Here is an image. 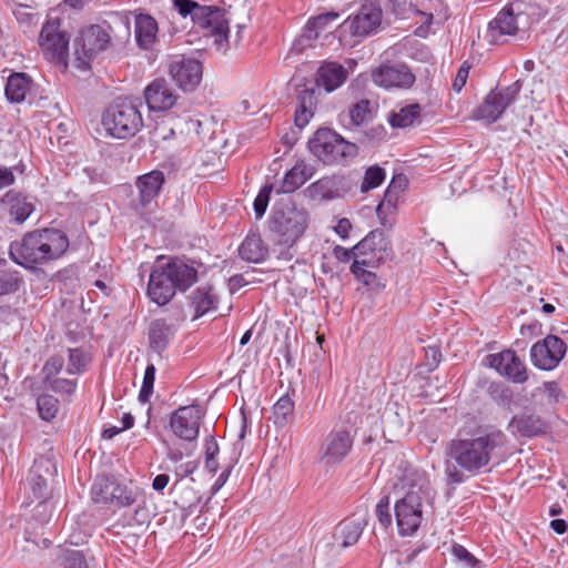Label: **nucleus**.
Returning <instances> with one entry per match:
<instances>
[{
    "instance_id": "obj_1",
    "label": "nucleus",
    "mask_w": 568,
    "mask_h": 568,
    "mask_svg": "<svg viewBox=\"0 0 568 568\" xmlns=\"http://www.w3.org/2000/svg\"><path fill=\"white\" fill-rule=\"evenodd\" d=\"M69 247V239L58 229H42L27 233L20 242L10 245V256L28 268L62 256Z\"/></svg>"
},
{
    "instance_id": "obj_2",
    "label": "nucleus",
    "mask_w": 568,
    "mask_h": 568,
    "mask_svg": "<svg viewBox=\"0 0 568 568\" xmlns=\"http://www.w3.org/2000/svg\"><path fill=\"white\" fill-rule=\"evenodd\" d=\"M405 495L397 499L394 513L398 532L402 536L413 535L423 521L424 506L433 497V489L425 473L409 470L404 477Z\"/></svg>"
},
{
    "instance_id": "obj_3",
    "label": "nucleus",
    "mask_w": 568,
    "mask_h": 568,
    "mask_svg": "<svg viewBox=\"0 0 568 568\" xmlns=\"http://www.w3.org/2000/svg\"><path fill=\"white\" fill-rule=\"evenodd\" d=\"M197 280L196 268L181 258L159 263L150 274L148 294L158 305L168 304L175 292H185Z\"/></svg>"
},
{
    "instance_id": "obj_4",
    "label": "nucleus",
    "mask_w": 568,
    "mask_h": 568,
    "mask_svg": "<svg viewBox=\"0 0 568 568\" xmlns=\"http://www.w3.org/2000/svg\"><path fill=\"white\" fill-rule=\"evenodd\" d=\"M503 445L501 432H478L470 437L452 440L449 455L463 470L478 474L489 465L495 449Z\"/></svg>"
},
{
    "instance_id": "obj_5",
    "label": "nucleus",
    "mask_w": 568,
    "mask_h": 568,
    "mask_svg": "<svg viewBox=\"0 0 568 568\" xmlns=\"http://www.w3.org/2000/svg\"><path fill=\"white\" fill-rule=\"evenodd\" d=\"M308 223V213L297 207L293 202L280 204L274 207L268 229L276 236V243L292 247L304 234ZM280 256L291 260L288 250L281 252Z\"/></svg>"
},
{
    "instance_id": "obj_6",
    "label": "nucleus",
    "mask_w": 568,
    "mask_h": 568,
    "mask_svg": "<svg viewBox=\"0 0 568 568\" xmlns=\"http://www.w3.org/2000/svg\"><path fill=\"white\" fill-rule=\"evenodd\" d=\"M307 145L310 152L324 164H346L358 154L355 143L346 141L328 128L318 129Z\"/></svg>"
},
{
    "instance_id": "obj_7",
    "label": "nucleus",
    "mask_w": 568,
    "mask_h": 568,
    "mask_svg": "<svg viewBox=\"0 0 568 568\" xmlns=\"http://www.w3.org/2000/svg\"><path fill=\"white\" fill-rule=\"evenodd\" d=\"M179 13L182 17L191 16L193 22L206 30V36L214 37L216 44H222L229 39V19L225 10L217 7L201 6L192 0H174Z\"/></svg>"
},
{
    "instance_id": "obj_8",
    "label": "nucleus",
    "mask_w": 568,
    "mask_h": 568,
    "mask_svg": "<svg viewBox=\"0 0 568 568\" xmlns=\"http://www.w3.org/2000/svg\"><path fill=\"white\" fill-rule=\"evenodd\" d=\"M102 125L109 135L126 139L140 131L143 120L136 103L130 99H120L103 112Z\"/></svg>"
},
{
    "instance_id": "obj_9",
    "label": "nucleus",
    "mask_w": 568,
    "mask_h": 568,
    "mask_svg": "<svg viewBox=\"0 0 568 568\" xmlns=\"http://www.w3.org/2000/svg\"><path fill=\"white\" fill-rule=\"evenodd\" d=\"M110 43L109 33L99 24L83 29L74 40V64L80 70H88L91 61Z\"/></svg>"
},
{
    "instance_id": "obj_10",
    "label": "nucleus",
    "mask_w": 568,
    "mask_h": 568,
    "mask_svg": "<svg viewBox=\"0 0 568 568\" xmlns=\"http://www.w3.org/2000/svg\"><path fill=\"white\" fill-rule=\"evenodd\" d=\"M520 90L521 83L519 80L504 89L491 90L483 103L476 109V119L483 120L487 123L496 122L506 109L516 101Z\"/></svg>"
},
{
    "instance_id": "obj_11",
    "label": "nucleus",
    "mask_w": 568,
    "mask_h": 568,
    "mask_svg": "<svg viewBox=\"0 0 568 568\" xmlns=\"http://www.w3.org/2000/svg\"><path fill=\"white\" fill-rule=\"evenodd\" d=\"M372 80L386 90H407L413 87L416 77L403 62H385L372 70Z\"/></svg>"
},
{
    "instance_id": "obj_12",
    "label": "nucleus",
    "mask_w": 568,
    "mask_h": 568,
    "mask_svg": "<svg viewBox=\"0 0 568 568\" xmlns=\"http://www.w3.org/2000/svg\"><path fill=\"white\" fill-rule=\"evenodd\" d=\"M566 352V343L560 337L548 335L532 345L530 358L536 367L551 371L558 366Z\"/></svg>"
},
{
    "instance_id": "obj_13",
    "label": "nucleus",
    "mask_w": 568,
    "mask_h": 568,
    "mask_svg": "<svg viewBox=\"0 0 568 568\" xmlns=\"http://www.w3.org/2000/svg\"><path fill=\"white\" fill-rule=\"evenodd\" d=\"M382 17V9L377 4L367 2L361 6L356 14L348 17L343 27L349 30L352 37H369L379 30Z\"/></svg>"
},
{
    "instance_id": "obj_14",
    "label": "nucleus",
    "mask_w": 568,
    "mask_h": 568,
    "mask_svg": "<svg viewBox=\"0 0 568 568\" xmlns=\"http://www.w3.org/2000/svg\"><path fill=\"white\" fill-rule=\"evenodd\" d=\"M39 44L48 59L67 64L69 37L58 22H47L40 32Z\"/></svg>"
},
{
    "instance_id": "obj_15",
    "label": "nucleus",
    "mask_w": 568,
    "mask_h": 568,
    "mask_svg": "<svg viewBox=\"0 0 568 568\" xmlns=\"http://www.w3.org/2000/svg\"><path fill=\"white\" fill-rule=\"evenodd\" d=\"M201 419L199 405L181 406L171 414L170 426L179 438L193 442L199 436Z\"/></svg>"
},
{
    "instance_id": "obj_16",
    "label": "nucleus",
    "mask_w": 568,
    "mask_h": 568,
    "mask_svg": "<svg viewBox=\"0 0 568 568\" xmlns=\"http://www.w3.org/2000/svg\"><path fill=\"white\" fill-rule=\"evenodd\" d=\"M169 73L181 90L192 92L202 80L203 68L200 61L182 57L170 63Z\"/></svg>"
},
{
    "instance_id": "obj_17",
    "label": "nucleus",
    "mask_w": 568,
    "mask_h": 568,
    "mask_svg": "<svg viewBox=\"0 0 568 568\" xmlns=\"http://www.w3.org/2000/svg\"><path fill=\"white\" fill-rule=\"evenodd\" d=\"M488 365L514 383H525L528 379L527 369L521 359L511 349L489 354L486 357Z\"/></svg>"
},
{
    "instance_id": "obj_18",
    "label": "nucleus",
    "mask_w": 568,
    "mask_h": 568,
    "mask_svg": "<svg viewBox=\"0 0 568 568\" xmlns=\"http://www.w3.org/2000/svg\"><path fill=\"white\" fill-rule=\"evenodd\" d=\"M526 23L519 19L513 9V2L506 6L496 18L489 22L488 36L491 42H498L504 36H514L518 31L526 30Z\"/></svg>"
},
{
    "instance_id": "obj_19",
    "label": "nucleus",
    "mask_w": 568,
    "mask_h": 568,
    "mask_svg": "<svg viewBox=\"0 0 568 568\" xmlns=\"http://www.w3.org/2000/svg\"><path fill=\"white\" fill-rule=\"evenodd\" d=\"M145 102L151 111H166L178 102V94L168 80H153L144 90Z\"/></svg>"
},
{
    "instance_id": "obj_20",
    "label": "nucleus",
    "mask_w": 568,
    "mask_h": 568,
    "mask_svg": "<svg viewBox=\"0 0 568 568\" xmlns=\"http://www.w3.org/2000/svg\"><path fill=\"white\" fill-rule=\"evenodd\" d=\"M354 248L361 256L374 257L379 263L392 254L390 242L382 230L371 231Z\"/></svg>"
},
{
    "instance_id": "obj_21",
    "label": "nucleus",
    "mask_w": 568,
    "mask_h": 568,
    "mask_svg": "<svg viewBox=\"0 0 568 568\" xmlns=\"http://www.w3.org/2000/svg\"><path fill=\"white\" fill-rule=\"evenodd\" d=\"M352 438L348 432L331 433L323 446L322 460L328 465L341 462L352 448Z\"/></svg>"
},
{
    "instance_id": "obj_22",
    "label": "nucleus",
    "mask_w": 568,
    "mask_h": 568,
    "mask_svg": "<svg viewBox=\"0 0 568 568\" xmlns=\"http://www.w3.org/2000/svg\"><path fill=\"white\" fill-rule=\"evenodd\" d=\"M42 470H45L47 475H57V465L52 459L43 456L34 460L29 480L34 496L39 499L45 498L48 490L47 476L42 475Z\"/></svg>"
},
{
    "instance_id": "obj_23",
    "label": "nucleus",
    "mask_w": 568,
    "mask_h": 568,
    "mask_svg": "<svg viewBox=\"0 0 568 568\" xmlns=\"http://www.w3.org/2000/svg\"><path fill=\"white\" fill-rule=\"evenodd\" d=\"M366 525L365 519H345L334 530V546L345 549L354 546L363 534Z\"/></svg>"
},
{
    "instance_id": "obj_24",
    "label": "nucleus",
    "mask_w": 568,
    "mask_h": 568,
    "mask_svg": "<svg viewBox=\"0 0 568 568\" xmlns=\"http://www.w3.org/2000/svg\"><path fill=\"white\" fill-rule=\"evenodd\" d=\"M217 303V295L214 292V287L210 284L196 287L189 295V304L194 311V320L215 310Z\"/></svg>"
},
{
    "instance_id": "obj_25",
    "label": "nucleus",
    "mask_w": 568,
    "mask_h": 568,
    "mask_svg": "<svg viewBox=\"0 0 568 568\" xmlns=\"http://www.w3.org/2000/svg\"><path fill=\"white\" fill-rule=\"evenodd\" d=\"M508 428L520 436L535 437L547 432V423L539 415L521 414L510 419Z\"/></svg>"
},
{
    "instance_id": "obj_26",
    "label": "nucleus",
    "mask_w": 568,
    "mask_h": 568,
    "mask_svg": "<svg viewBox=\"0 0 568 568\" xmlns=\"http://www.w3.org/2000/svg\"><path fill=\"white\" fill-rule=\"evenodd\" d=\"M2 205L8 210L11 221L17 224L23 223L34 209L26 196L14 191H9L3 195Z\"/></svg>"
},
{
    "instance_id": "obj_27",
    "label": "nucleus",
    "mask_w": 568,
    "mask_h": 568,
    "mask_svg": "<svg viewBox=\"0 0 568 568\" xmlns=\"http://www.w3.org/2000/svg\"><path fill=\"white\" fill-rule=\"evenodd\" d=\"M513 9H515V13L525 21L528 28L548 13L549 3L547 0H516L513 2Z\"/></svg>"
},
{
    "instance_id": "obj_28",
    "label": "nucleus",
    "mask_w": 568,
    "mask_h": 568,
    "mask_svg": "<svg viewBox=\"0 0 568 568\" xmlns=\"http://www.w3.org/2000/svg\"><path fill=\"white\" fill-rule=\"evenodd\" d=\"M164 181L165 178L161 171H152L139 176L135 184L140 203L146 205L152 202L160 194Z\"/></svg>"
},
{
    "instance_id": "obj_29",
    "label": "nucleus",
    "mask_w": 568,
    "mask_h": 568,
    "mask_svg": "<svg viewBox=\"0 0 568 568\" xmlns=\"http://www.w3.org/2000/svg\"><path fill=\"white\" fill-rule=\"evenodd\" d=\"M347 78V71L336 62H327L318 68L316 83L327 92L341 87Z\"/></svg>"
},
{
    "instance_id": "obj_30",
    "label": "nucleus",
    "mask_w": 568,
    "mask_h": 568,
    "mask_svg": "<svg viewBox=\"0 0 568 568\" xmlns=\"http://www.w3.org/2000/svg\"><path fill=\"white\" fill-rule=\"evenodd\" d=\"M175 334V328L163 318H158L151 322L149 326V343L150 347L156 352L162 353Z\"/></svg>"
},
{
    "instance_id": "obj_31",
    "label": "nucleus",
    "mask_w": 568,
    "mask_h": 568,
    "mask_svg": "<svg viewBox=\"0 0 568 568\" xmlns=\"http://www.w3.org/2000/svg\"><path fill=\"white\" fill-rule=\"evenodd\" d=\"M314 166L301 160L285 174L281 192L292 193L301 187L314 174Z\"/></svg>"
},
{
    "instance_id": "obj_32",
    "label": "nucleus",
    "mask_w": 568,
    "mask_h": 568,
    "mask_svg": "<svg viewBox=\"0 0 568 568\" xmlns=\"http://www.w3.org/2000/svg\"><path fill=\"white\" fill-rule=\"evenodd\" d=\"M158 33V23L150 14H139L135 17V41L138 45L148 50L155 42Z\"/></svg>"
},
{
    "instance_id": "obj_33",
    "label": "nucleus",
    "mask_w": 568,
    "mask_h": 568,
    "mask_svg": "<svg viewBox=\"0 0 568 568\" xmlns=\"http://www.w3.org/2000/svg\"><path fill=\"white\" fill-rule=\"evenodd\" d=\"M239 254L246 262L261 263L266 258L268 248L258 234H250L240 245Z\"/></svg>"
},
{
    "instance_id": "obj_34",
    "label": "nucleus",
    "mask_w": 568,
    "mask_h": 568,
    "mask_svg": "<svg viewBox=\"0 0 568 568\" xmlns=\"http://www.w3.org/2000/svg\"><path fill=\"white\" fill-rule=\"evenodd\" d=\"M316 106L315 89H304L297 95V106L295 110V124L303 129L308 124L314 115Z\"/></svg>"
},
{
    "instance_id": "obj_35",
    "label": "nucleus",
    "mask_w": 568,
    "mask_h": 568,
    "mask_svg": "<svg viewBox=\"0 0 568 568\" xmlns=\"http://www.w3.org/2000/svg\"><path fill=\"white\" fill-rule=\"evenodd\" d=\"M32 79L26 73H13L8 78L4 93L11 103L24 101L28 91L31 88Z\"/></svg>"
},
{
    "instance_id": "obj_36",
    "label": "nucleus",
    "mask_w": 568,
    "mask_h": 568,
    "mask_svg": "<svg viewBox=\"0 0 568 568\" xmlns=\"http://www.w3.org/2000/svg\"><path fill=\"white\" fill-rule=\"evenodd\" d=\"M115 489L114 479L108 476H98L91 488L92 500L97 504H110Z\"/></svg>"
},
{
    "instance_id": "obj_37",
    "label": "nucleus",
    "mask_w": 568,
    "mask_h": 568,
    "mask_svg": "<svg viewBox=\"0 0 568 568\" xmlns=\"http://www.w3.org/2000/svg\"><path fill=\"white\" fill-rule=\"evenodd\" d=\"M422 106L418 103H413L393 111L389 114V123L394 128H407L420 118Z\"/></svg>"
},
{
    "instance_id": "obj_38",
    "label": "nucleus",
    "mask_w": 568,
    "mask_h": 568,
    "mask_svg": "<svg viewBox=\"0 0 568 568\" xmlns=\"http://www.w3.org/2000/svg\"><path fill=\"white\" fill-rule=\"evenodd\" d=\"M337 18L338 13L336 12H327L312 18L304 29L302 40L312 41L316 39L320 36V31L324 30L329 22L337 20Z\"/></svg>"
},
{
    "instance_id": "obj_39",
    "label": "nucleus",
    "mask_w": 568,
    "mask_h": 568,
    "mask_svg": "<svg viewBox=\"0 0 568 568\" xmlns=\"http://www.w3.org/2000/svg\"><path fill=\"white\" fill-rule=\"evenodd\" d=\"M338 181L336 178H323L314 182L310 186V191L313 196L321 200H333L338 196L337 193Z\"/></svg>"
},
{
    "instance_id": "obj_40",
    "label": "nucleus",
    "mask_w": 568,
    "mask_h": 568,
    "mask_svg": "<svg viewBox=\"0 0 568 568\" xmlns=\"http://www.w3.org/2000/svg\"><path fill=\"white\" fill-rule=\"evenodd\" d=\"M379 264L374 257H363L361 260L355 258L351 271L356 278L363 281L365 285H371L376 280V274L365 270L366 266L375 267Z\"/></svg>"
},
{
    "instance_id": "obj_41",
    "label": "nucleus",
    "mask_w": 568,
    "mask_h": 568,
    "mask_svg": "<svg viewBox=\"0 0 568 568\" xmlns=\"http://www.w3.org/2000/svg\"><path fill=\"white\" fill-rule=\"evenodd\" d=\"M294 403L288 395H283L273 406V422L276 426L283 427L293 415Z\"/></svg>"
},
{
    "instance_id": "obj_42",
    "label": "nucleus",
    "mask_w": 568,
    "mask_h": 568,
    "mask_svg": "<svg viewBox=\"0 0 568 568\" xmlns=\"http://www.w3.org/2000/svg\"><path fill=\"white\" fill-rule=\"evenodd\" d=\"M21 283L22 277L18 271L6 266L0 267V295L17 292Z\"/></svg>"
},
{
    "instance_id": "obj_43",
    "label": "nucleus",
    "mask_w": 568,
    "mask_h": 568,
    "mask_svg": "<svg viewBox=\"0 0 568 568\" xmlns=\"http://www.w3.org/2000/svg\"><path fill=\"white\" fill-rule=\"evenodd\" d=\"M386 178L385 170L378 165H373L366 169L364 179L361 185V192L366 193L379 186Z\"/></svg>"
},
{
    "instance_id": "obj_44",
    "label": "nucleus",
    "mask_w": 568,
    "mask_h": 568,
    "mask_svg": "<svg viewBox=\"0 0 568 568\" xmlns=\"http://www.w3.org/2000/svg\"><path fill=\"white\" fill-rule=\"evenodd\" d=\"M89 361V357L82 349L70 348L67 373L70 375L81 374L85 371Z\"/></svg>"
},
{
    "instance_id": "obj_45",
    "label": "nucleus",
    "mask_w": 568,
    "mask_h": 568,
    "mask_svg": "<svg viewBox=\"0 0 568 568\" xmlns=\"http://www.w3.org/2000/svg\"><path fill=\"white\" fill-rule=\"evenodd\" d=\"M349 119L354 125H361L372 119L371 101L363 99L349 109Z\"/></svg>"
},
{
    "instance_id": "obj_46",
    "label": "nucleus",
    "mask_w": 568,
    "mask_h": 568,
    "mask_svg": "<svg viewBox=\"0 0 568 568\" xmlns=\"http://www.w3.org/2000/svg\"><path fill=\"white\" fill-rule=\"evenodd\" d=\"M40 417L44 420H51L55 417L59 405L58 399L51 395H41L37 399Z\"/></svg>"
},
{
    "instance_id": "obj_47",
    "label": "nucleus",
    "mask_w": 568,
    "mask_h": 568,
    "mask_svg": "<svg viewBox=\"0 0 568 568\" xmlns=\"http://www.w3.org/2000/svg\"><path fill=\"white\" fill-rule=\"evenodd\" d=\"M155 381V366L153 364H149L145 368L142 387L139 393V400L141 403H148L150 396L153 393V386Z\"/></svg>"
},
{
    "instance_id": "obj_48",
    "label": "nucleus",
    "mask_w": 568,
    "mask_h": 568,
    "mask_svg": "<svg viewBox=\"0 0 568 568\" xmlns=\"http://www.w3.org/2000/svg\"><path fill=\"white\" fill-rule=\"evenodd\" d=\"M115 490H114V497H112V500L110 504L116 505V506H131L136 500V491H133L126 486L120 485L115 481Z\"/></svg>"
},
{
    "instance_id": "obj_49",
    "label": "nucleus",
    "mask_w": 568,
    "mask_h": 568,
    "mask_svg": "<svg viewBox=\"0 0 568 568\" xmlns=\"http://www.w3.org/2000/svg\"><path fill=\"white\" fill-rule=\"evenodd\" d=\"M488 393L496 403L501 405H509L513 399V392L501 383H491Z\"/></svg>"
},
{
    "instance_id": "obj_50",
    "label": "nucleus",
    "mask_w": 568,
    "mask_h": 568,
    "mask_svg": "<svg viewBox=\"0 0 568 568\" xmlns=\"http://www.w3.org/2000/svg\"><path fill=\"white\" fill-rule=\"evenodd\" d=\"M272 190H273V185L266 184L260 190L257 196L255 197L254 212H255V215L257 219H261L265 214V211H266L268 202H270V196H271Z\"/></svg>"
},
{
    "instance_id": "obj_51",
    "label": "nucleus",
    "mask_w": 568,
    "mask_h": 568,
    "mask_svg": "<svg viewBox=\"0 0 568 568\" xmlns=\"http://www.w3.org/2000/svg\"><path fill=\"white\" fill-rule=\"evenodd\" d=\"M376 516L384 528L392 526L393 517L389 508L388 496H384L376 505Z\"/></svg>"
},
{
    "instance_id": "obj_52",
    "label": "nucleus",
    "mask_w": 568,
    "mask_h": 568,
    "mask_svg": "<svg viewBox=\"0 0 568 568\" xmlns=\"http://www.w3.org/2000/svg\"><path fill=\"white\" fill-rule=\"evenodd\" d=\"M49 386L53 392L71 395L74 393L77 387L75 379H67V378H53L48 381Z\"/></svg>"
},
{
    "instance_id": "obj_53",
    "label": "nucleus",
    "mask_w": 568,
    "mask_h": 568,
    "mask_svg": "<svg viewBox=\"0 0 568 568\" xmlns=\"http://www.w3.org/2000/svg\"><path fill=\"white\" fill-rule=\"evenodd\" d=\"M64 365V358L60 355L51 356L43 366V374L45 381H50L52 376L57 375Z\"/></svg>"
},
{
    "instance_id": "obj_54",
    "label": "nucleus",
    "mask_w": 568,
    "mask_h": 568,
    "mask_svg": "<svg viewBox=\"0 0 568 568\" xmlns=\"http://www.w3.org/2000/svg\"><path fill=\"white\" fill-rule=\"evenodd\" d=\"M64 568H89V565L81 551L72 550L65 555Z\"/></svg>"
},
{
    "instance_id": "obj_55",
    "label": "nucleus",
    "mask_w": 568,
    "mask_h": 568,
    "mask_svg": "<svg viewBox=\"0 0 568 568\" xmlns=\"http://www.w3.org/2000/svg\"><path fill=\"white\" fill-rule=\"evenodd\" d=\"M453 554L456 558H458L460 561H464L466 565H468L471 568H475L479 560L475 558L465 547L462 545H454L453 546Z\"/></svg>"
},
{
    "instance_id": "obj_56",
    "label": "nucleus",
    "mask_w": 568,
    "mask_h": 568,
    "mask_svg": "<svg viewBox=\"0 0 568 568\" xmlns=\"http://www.w3.org/2000/svg\"><path fill=\"white\" fill-rule=\"evenodd\" d=\"M469 69H470V67L467 65L466 62L462 64V67L459 68L458 72L456 74V78L453 82L454 91L459 92L464 88V85L466 84L468 74H469Z\"/></svg>"
},
{
    "instance_id": "obj_57",
    "label": "nucleus",
    "mask_w": 568,
    "mask_h": 568,
    "mask_svg": "<svg viewBox=\"0 0 568 568\" xmlns=\"http://www.w3.org/2000/svg\"><path fill=\"white\" fill-rule=\"evenodd\" d=\"M353 255L356 257L361 256L354 247L351 250L339 245L334 247V256L341 262H348Z\"/></svg>"
},
{
    "instance_id": "obj_58",
    "label": "nucleus",
    "mask_w": 568,
    "mask_h": 568,
    "mask_svg": "<svg viewBox=\"0 0 568 568\" xmlns=\"http://www.w3.org/2000/svg\"><path fill=\"white\" fill-rule=\"evenodd\" d=\"M138 527L143 528L149 523V513L145 507H138L131 519Z\"/></svg>"
},
{
    "instance_id": "obj_59",
    "label": "nucleus",
    "mask_w": 568,
    "mask_h": 568,
    "mask_svg": "<svg viewBox=\"0 0 568 568\" xmlns=\"http://www.w3.org/2000/svg\"><path fill=\"white\" fill-rule=\"evenodd\" d=\"M406 184H407V179H406V176L404 174L395 175L392 179L385 195L387 196L392 191H402V190H404Z\"/></svg>"
},
{
    "instance_id": "obj_60",
    "label": "nucleus",
    "mask_w": 568,
    "mask_h": 568,
    "mask_svg": "<svg viewBox=\"0 0 568 568\" xmlns=\"http://www.w3.org/2000/svg\"><path fill=\"white\" fill-rule=\"evenodd\" d=\"M446 475L450 484H460L464 481V474L456 466H448Z\"/></svg>"
},
{
    "instance_id": "obj_61",
    "label": "nucleus",
    "mask_w": 568,
    "mask_h": 568,
    "mask_svg": "<svg viewBox=\"0 0 568 568\" xmlns=\"http://www.w3.org/2000/svg\"><path fill=\"white\" fill-rule=\"evenodd\" d=\"M14 182V175L8 168H0V190L11 185Z\"/></svg>"
},
{
    "instance_id": "obj_62",
    "label": "nucleus",
    "mask_w": 568,
    "mask_h": 568,
    "mask_svg": "<svg viewBox=\"0 0 568 568\" xmlns=\"http://www.w3.org/2000/svg\"><path fill=\"white\" fill-rule=\"evenodd\" d=\"M219 454V445L214 437H209L205 440V457H216Z\"/></svg>"
},
{
    "instance_id": "obj_63",
    "label": "nucleus",
    "mask_w": 568,
    "mask_h": 568,
    "mask_svg": "<svg viewBox=\"0 0 568 568\" xmlns=\"http://www.w3.org/2000/svg\"><path fill=\"white\" fill-rule=\"evenodd\" d=\"M170 477L166 474H159L154 477L152 487L156 491H162L169 484Z\"/></svg>"
},
{
    "instance_id": "obj_64",
    "label": "nucleus",
    "mask_w": 568,
    "mask_h": 568,
    "mask_svg": "<svg viewBox=\"0 0 568 568\" xmlns=\"http://www.w3.org/2000/svg\"><path fill=\"white\" fill-rule=\"evenodd\" d=\"M352 229L351 222L347 219H341L335 226V231L343 239L347 237L349 230Z\"/></svg>"
}]
</instances>
